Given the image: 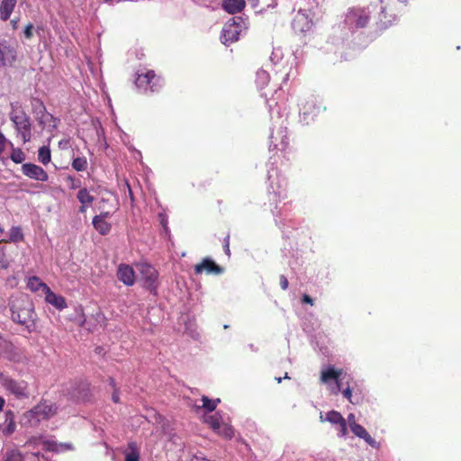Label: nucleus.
I'll return each mask as SVG.
<instances>
[{"label": "nucleus", "instance_id": "6e6d98bb", "mask_svg": "<svg viewBox=\"0 0 461 461\" xmlns=\"http://www.w3.org/2000/svg\"><path fill=\"white\" fill-rule=\"evenodd\" d=\"M96 348L99 349L98 354H101L104 348Z\"/></svg>", "mask_w": 461, "mask_h": 461}, {"label": "nucleus", "instance_id": "c756f323", "mask_svg": "<svg viewBox=\"0 0 461 461\" xmlns=\"http://www.w3.org/2000/svg\"><path fill=\"white\" fill-rule=\"evenodd\" d=\"M320 419L321 421H328L333 425L338 426L343 420V416L337 411H330L323 417L322 413H321Z\"/></svg>", "mask_w": 461, "mask_h": 461}, {"label": "nucleus", "instance_id": "f8f14e48", "mask_svg": "<svg viewBox=\"0 0 461 461\" xmlns=\"http://www.w3.org/2000/svg\"><path fill=\"white\" fill-rule=\"evenodd\" d=\"M224 268L217 265L213 260L209 258H204L199 264L194 266V273L201 275L203 272L206 274L221 275Z\"/></svg>", "mask_w": 461, "mask_h": 461}, {"label": "nucleus", "instance_id": "f257e3e1", "mask_svg": "<svg viewBox=\"0 0 461 461\" xmlns=\"http://www.w3.org/2000/svg\"><path fill=\"white\" fill-rule=\"evenodd\" d=\"M320 379L322 384L327 385L331 394L338 395L341 393L343 397L352 404H358L363 399V395L354 393L353 378L343 369L335 368L331 365L323 366Z\"/></svg>", "mask_w": 461, "mask_h": 461}, {"label": "nucleus", "instance_id": "6e6552de", "mask_svg": "<svg viewBox=\"0 0 461 461\" xmlns=\"http://www.w3.org/2000/svg\"><path fill=\"white\" fill-rule=\"evenodd\" d=\"M17 59L16 48L7 41H0V68L13 67Z\"/></svg>", "mask_w": 461, "mask_h": 461}, {"label": "nucleus", "instance_id": "c9c22d12", "mask_svg": "<svg viewBox=\"0 0 461 461\" xmlns=\"http://www.w3.org/2000/svg\"><path fill=\"white\" fill-rule=\"evenodd\" d=\"M219 435L222 436L225 438H231L234 436V429L233 428L223 422V424L221 426V429L219 430H216Z\"/></svg>", "mask_w": 461, "mask_h": 461}, {"label": "nucleus", "instance_id": "8fccbe9b", "mask_svg": "<svg viewBox=\"0 0 461 461\" xmlns=\"http://www.w3.org/2000/svg\"><path fill=\"white\" fill-rule=\"evenodd\" d=\"M109 381H110V385H111L113 389H116V388H115V380H114L113 377H110V378H109Z\"/></svg>", "mask_w": 461, "mask_h": 461}, {"label": "nucleus", "instance_id": "aec40b11", "mask_svg": "<svg viewBox=\"0 0 461 461\" xmlns=\"http://www.w3.org/2000/svg\"><path fill=\"white\" fill-rule=\"evenodd\" d=\"M45 294V301L56 307L59 310H63L67 308V303L63 296L58 295L53 293L50 288L47 290Z\"/></svg>", "mask_w": 461, "mask_h": 461}, {"label": "nucleus", "instance_id": "20e7f679", "mask_svg": "<svg viewBox=\"0 0 461 461\" xmlns=\"http://www.w3.org/2000/svg\"><path fill=\"white\" fill-rule=\"evenodd\" d=\"M10 120L14 124L17 134L22 138L23 143L30 141L32 139V124L26 113L20 106L12 104Z\"/></svg>", "mask_w": 461, "mask_h": 461}, {"label": "nucleus", "instance_id": "f3484780", "mask_svg": "<svg viewBox=\"0 0 461 461\" xmlns=\"http://www.w3.org/2000/svg\"><path fill=\"white\" fill-rule=\"evenodd\" d=\"M240 32L235 24L226 25L221 32V41L223 44L228 45L239 40Z\"/></svg>", "mask_w": 461, "mask_h": 461}, {"label": "nucleus", "instance_id": "4468645a", "mask_svg": "<svg viewBox=\"0 0 461 461\" xmlns=\"http://www.w3.org/2000/svg\"><path fill=\"white\" fill-rule=\"evenodd\" d=\"M110 212H102L93 218L94 228L101 234L106 235L111 231L112 225L106 221L111 216Z\"/></svg>", "mask_w": 461, "mask_h": 461}, {"label": "nucleus", "instance_id": "6ab92c4d", "mask_svg": "<svg viewBox=\"0 0 461 461\" xmlns=\"http://www.w3.org/2000/svg\"><path fill=\"white\" fill-rule=\"evenodd\" d=\"M292 26L295 32H304L311 28L308 16L298 13L293 20Z\"/></svg>", "mask_w": 461, "mask_h": 461}, {"label": "nucleus", "instance_id": "4d7b16f0", "mask_svg": "<svg viewBox=\"0 0 461 461\" xmlns=\"http://www.w3.org/2000/svg\"><path fill=\"white\" fill-rule=\"evenodd\" d=\"M290 377L288 376V374L285 373V376H284V379H289Z\"/></svg>", "mask_w": 461, "mask_h": 461}, {"label": "nucleus", "instance_id": "2f4dec72", "mask_svg": "<svg viewBox=\"0 0 461 461\" xmlns=\"http://www.w3.org/2000/svg\"><path fill=\"white\" fill-rule=\"evenodd\" d=\"M73 169L77 172H82L87 169L88 162L86 157L74 158L71 163Z\"/></svg>", "mask_w": 461, "mask_h": 461}, {"label": "nucleus", "instance_id": "a211bd4d", "mask_svg": "<svg viewBox=\"0 0 461 461\" xmlns=\"http://www.w3.org/2000/svg\"><path fill=\"white\" fill-rule=\"evenodd\" d=\"M16 424L14 421V412L11 410L5 411V421L0 424V430L5 435L9 436L15 431Z\"/></svg>", "mask_w": 461, "mask_h": 461}, {"label": "nucleus", "instance_id": "dca6fc26", "mask_svg": "<svg viewBox=\"0 0 461 461\" xmlns=\"http://www.w3.org/2000/svg\"><path fill=\"white\" fill-rule=\"evenodd\" d=\"M118 279L125 285L131 286L135 282V274L133 268L126 264H121L117 271Z\"/></svg>", "mask_w": 461, "mask_h": 461}, {"label": "nucleus", "instance_id": "393cba45", "mask_svg": "<svg viewBox=\"0 0 461 461\" xmlns=\"http://www.w3.org/2000/svg\"><path fill=\"white\" fill-rule=\"evenodd\" d=\"M7 240H0V269H7L10 267L12 259L7 254Z\"/></svg>", "mask_w": 461, "mask_h": 461}, {"label": "nucleus", "instance_id": "a18cd8bd", "mask_svg": "<svg viewBox=\"0 0 461 461\" xmlns=\"http://www.w3.org/2000/svg\"><path fill=\"white\" fill-rule=\"evenodd\" d=\"M302 303H309L312 306L313 305V299L307 294H303L302 297Z\"/></svg>", "mask_w": 461, "mask_h": 461}, {"label": "nucleus", "instance_id": "7c9ffc66", "mask_svg": "<svg viewBox=\"0 0 461 461\" xmlns=\"http://www.w3.org/2000/svg\"><path fill=\"white\" fill-rule=\"evenodd\" d=\"M38 160L42 165H48L51 160V152L48 146H42L38 150Z\"/></svg>", "mask_w": 461, "mask_h": 461}, {"label": "nucleus", "instance_id": "de8ad7c7", "mask_svg": "<svg viewBox=\"0 0 461 461\" xmlns=\"http://www.w3.org/2000/svg\"><path fill=\"white\" fill-rule=\"evenodd\" d=\"M112 400L115 403H118L120 402L119 393H118V391L116 389H114V391L113 393Z\"/></svg>", "mask_w": 461, "mask_h": 461}, {"label": "nucleus", "instance_id": "37998d69", "mask_svg": "<svg viewBox=\"0 0 461 461\" xmlns=\"http://www.w3.org/2000/svg\"><path fill=\"white\" fill-rule=\"evenodd\" d=\"M32 30H33L32 23H29L26 25L24 32H23L26 39H31L32 37Z\"/></svg>", "mask_w": 461, "mask_h": 461}, {"label": "nucleus", "instance_id": "603ef678", "mask_svg": "<svg viewBox=\"0 0 461 461\" xmlns=\"http://www.w3.org/2000/svg\"><path fill=\"white\" fill-rule=\"evenodd\" d=\"M353 385L355 386V392L354 393H360L362 395V393L359 390V388L356 384H353Z\"/></svg>", "mask_w": 461, "mask_h": 461}, {"label": "nucleus", "instance_id": "c03bdc74", "mask_svg": "<svg viewBox=\"0 0 461 461\" xmlns=\"http://www.w3.org/2000/svg\"><path fill=\"white\" fill-rule=\"evenodd\" d=\"M288 280L285 276H280V286L283 290H286L288 288Z\"/></svg>", "mask_w": 461, "mask_h": 461}, {"label": "nucleus", "instance_id": "0eeeda50", "mask_svg": "<svg viewBox=\"0 0 461 461\" xmlns=\"http://www.w3.org/2000/svg\"><path fill=\"white\" fill-rule=\"evenodd\" d=\"M138 270L140 271L141 280L144 283V286L150 292L156 293L158 273L155 267H153L150 264L141 263L138 265Z\"/></svg>", "mask_w": 461, "mask_h": 461}, {"label": "nucleus", "instance_id": "4c0bfd02", "mask_svg": "<svg viewBox=\"0 0 461 461\" xmlns=\"http://www.w3.org/2000/svg\"><path fill=\"white\" fill-rule=\"evenodd\" d=\"M65 181L68 184L69 188L74 190L80 188L81 182L79 179H77L75 176L71 175H68L65 176Z\"/></svg>", "mask_w": 461, "mask_h": 461}, {"label": "nucleus", "instance_id": "e433bc0d", "mask_svg": "<svg viewBox=\"0 0 461 461\" xmlns=\"http://www.w3.org/2000/svg\"><path fill=\"white\" fill-rule=\"evenodd\" d=\"M11 159L16 163H22L25 159V154L21 149H14L11 153Z\"/></svg>", "mask_w": 461, "mask_h": 461}, {"label": "nucleus", "instance_id": "bb28decb", "mask_svg": "<svg viewBox=\"0 0 461 461\" xmlns=\"http://www.w3.org/2000/svg\"><path fill=\"white\" fill-rule=\"evenodd\" d=\"M204 421L210 426V428L213 431L219 430L221 429V426L223 424L222 416L219 411L205 416Z\"/></svg>", "mask_w": 461, "mask_h": 461}, {"label": "nucleus", "instance_id": "58836bf2", "mask_svg": "<svg viewBox=\"0 0 461 461\" xmlns=\"http://www.w3.org/2000/svg\"><path fill=\"white\" fill-rule=\"evenodd\" d=\"M356 26L358 28H364L369 23V16L366 14H360L356 20Z\"/></svg>", "mask_w": 461, "mask_h": 461}, {"label": "nucleus", "instance_id": "9d476101", "mask_svg": "<svg viewBox=\"0 0 461 461\" xmlns=\"http://www.w3.org/2000/svg\"><path fill=\"white\" fill-rule=\"evenodd\" d=\"M22 172L25 176L36 181L47 182L49 179L48 173L41 167L36 164H23Z\"/></svg>", "mask_w": 461, "mask_h": 461}, {"label": "nucleus", "instance_id": "a878e982", "mask_svg": "<svg viewBox=\"0 0 461 461\" xmlns=\"http://www.w3.org/2000/svg\"><path fill=\"white\" fill-rule=\"evenodd\" d=\"M27 287L32 292H38L41 290L44 294L50 288L45 283H43L38 276H31L27 281Z\"/></svg>", "mask_w": 461, "mask_h": 461}, {"label": "nucleus", "instance_id": "473e14b6", "mask_svg": "<svg viewBox=\"0 0 461 461\" xmlns=\"http://www.w3.org/2000/svg\"><path fill=\"white\" fill-rule=\"evenodd\" d=\"M77 198L80 203L85 205H90L94 202V196L90 194L86 188H80Z\"/></svg>", "mask_w": 461, "mask_h": 461}, {"label": "nucleus", "instance_id": "f704fd0d", "mask_svg": "<svg viewBox=\"0 0 461 461\" xmlns=\"http://www.w3.org/2000/svg\"><path fill=\"white\" fill-rule=\"evenodd\" d=\"M23 240V234L22 229L18 226L12 227L10 230V232H9V240H6L7 243L9 241L19 242V241H22Z\"/></svg>", "mask_w": 461, "mask_h": 461}, {"label": "nucleus", "instance_id": "09e8293b", "mask_svg": "<svg viewBox=\"0 0 461 461\" xmlns=\"http://www.w3.org/2000/svg\"><path fill=\"white\" fill-rule=\"evenodd\" d=\"M88 207V205H85V204H82L79 206L78 208V212L80 213H85L86 212V208Z\"/></svg>", "mask_w": 461, "mask_h": 461}, {"label": "nucleus", "instance_id": "49530a36", "mask_svg": "<svg viewBox=\"0 0 461 461\" xmlns=\"http://www.w3.org/2000/svg\"><path fill=\"white\" fill-rule=\"evenodd\" d=\"M347 420L348 422L349 429H351V426H353V423H357L355 415L353 413L348 414Z\"/></svg>", "mask_w": 461, "mask_h": 461}, {"label": "nucleus", "instance_id": "2eb2a0df", "mask_svg": "<svg viewBox=\"0 0 461 461\" xmlns=\"http://www.w3.org/2000/svg\"><path fill=\"white\" fill-rule=\"evenodd\" d=\"M350 430L356 437L363 439L370 447L376 449L380 447V443L377 442L374 438H372L362 425L358 423H353V426H351Z\"/></svg>", "mask_w": 461, "mask_h": 461}, {"label": "nucleus", "instance_id": "bf43d9fd", "mask_svg": "<svg viewBox=\"0 0 461 461\" xmlns=\"http://www.w3.org/2000/svg\"><path fill=\"white\" fill-rule=\"evenodd\" d=\"M262 95L267 97L268 94L267 92H264Z\"/></svg>", "mask_w": 461, "mask_h": 461}, {"label": "nucleus", "instance_id": "13d9d810", "mask_svg": "<svg viewBox=\"0 0 461 461\" xmlns=\"http://www.w3.org/2000/svg\"><path fill=\"white\" fill-rule=\"evenodd\" d=\"M129 193H130V195H131V196H132V193H131V188H130V187H129Z\"/></svg>", "mask_w": 461, "mask_h": 461}, {"label": "nucleus", "instance_id": "a19ab883", "mask_svg": "<svg viewBox=\"0 0 461 461\" xmlns=\"http://www.w3.org/2000/svg\"><path fill=\"white\" fill-rule=\"evenodd\" d=\"M338 436L339 438H345L348 434V425L347 420L344 419L339 425H338Z\"/></svg>", "mask_w": 461, "mask_h": 461}, {"label": "nucleus", "instance_id": "c85d7f7f", "mask_svg": "<svg viewBox=\"0 0 461 461\" xmlns=\"http://www.w3.org/2000/svg\"><path fill=\"white\" fill-rule=\"evenodd\" d=\"M270 76L265 69H259L256 75V84L260 91H264L268 86Z\"/></svg>", "mask_w": 461, "mask_h": 461}, {"label": "nucleus", "instance_id": "1a4fd4ad", "mask_svg": "<svg viewBox=\"0 0 461 461\" xmlns=\"http://www.w3.org/2000/svg\"><path fill=\"white\" fill-rule=\"evenodd\" d=\"M270 147L272 150H280L286 153L289 149V138L286 129L280 128L276 133H272L270 137Z\"/></svg>", "mask_w": 461, "mask_h": 461}, {"label": "nucleus", "instance_id": "864d4df0", "mask_svg": "<svg viewBox=\"0 0 461 461\" xmlns=\"http://www.w3.org/2000/svg\"><path fill=\"white\" fill-rule=\"evenodd\" d=\"M12 23H13V27L15 29V28H16L17 21L13 20V21H12Z\"/></svg>", "mask_w": 461, "mask_h": 461}, {"label": "nucleus", "instance_id": "7ed1b4c3", "mask_svg": "<svg viewBox=\"0 0 461 461\" xmlns=\"http://www.w3.org/2000/svg\"><path fill=\"white\" fill-rule=\"evenodd\" d=\"M62 392L76 403L89 402L92 398L90 384L82 379H75L65 384Z\"/></svg>", "mask_w": 461, "mask_h": 461}, {"label": "nucleus", "instance_id": "ea45409f", "mask_svg": "<svg viewBox=\"0 0 461 461\" xmlns=\"http://www.w3.org/2000/svg\"><path fill=\"white\" fill-rule=\"evenodd\" d=\"M5 461H23L22 455L15 450H11L6 453Z\"/></svg>", "mask_w": 461, "mask_h": 461}, {"label": "nucleus", "instance_id": "79ce46f5", "mask_svg": "<svg viewBox=\"0 0 461 461\" xmlns=\"http://www.w3.org/2000/svg\"><path fill=\"white\" fill-rule=\"evenodd\" d=\"M230 233H227L223 240V249L228 257L230 256Z\"/></svg>", "mask_w": 461, "mask_h": 461}, {"label": "nucleus", "instance_id": "39448f33", "mask_svg": "<svg viewBox=\"0 0 461 461\" xmlns=\"http://www.w3.org/2000/svg\"><path fill=\"white\" fill-rule=\"evenodd\" d=\"M1 385L17 399H27L30 396L28 383L17 380L6 375H0Z\"/></svg>", "mask_w": 461, "mask_h": 461}, {"label": "nucleus", "instance_id": "5701e85b", "mask_svg": "<svg viewBox=\"0 0 461 461\" xmlns=\"http://www.w3.org/2000/svg\"><path fill=\"white\" fill-rule=\"evenodd\" d=\"M17 0H2L0 5V19L3 21H7L15 5H16Z\"/></svg>", "mask_w": 461, "mask_h": 461}, {"label": "nucleus", "instance_id": "b1692460", "mask_svg": "<svg viewBox=\"0 0 461 461\" xmlns=\"http://www.w3.org/2000/svg\"><path fill=\"white\" fill-rule=\"evenodd\" d=\"M43 446L46 450L58 453L73 449V446L71 443H58L53 440L44 441Z\"/></svg>", "mask_w": 461, "mask_h": 461}, {"label": "nucleus", "instance_id": "412c9836", "mask_svg": "<svg viewBox=\"0 0 461 461\" xmlns=\"http://www.w3.org/2000/svg\"><path fill=\"white\" fill-rule=\"evenodd\" d=\"M245 5V0H222V8L230 14L241 12Z\"/></svg>", "mask_w": 461, "mask_h": 461}, {"label": "nucleus", "instance_id": "f03ea898", "mask_svg": "<svg viewBox=\"0 0 461 461\" xmlns=\"http://www.w3.org/2000/svg\"><path fill=\"white\" fill-rule=\"evenodd\" d=\"M12 320L27 329L34 326L35 312L32 303L27 296H19L10 303Z\"/></svg>", "mask_w": 461, "mask_h": 461}, {"label": "nucleus", "instance_id": "5fc2aeb1", "mask_svg": "<svg viewBox=\"0 0 461 461\" xmlns=\"http://www.w3.org/2000/svg\"><path fill=\"white\" fill-rule=\"evenodd\" d=\"M282 377H276V380L278 384L282 382Z\"/></svg>", "mask_w": 461, "mask_h": 461}, {"label": "nucleus", "instance_id": "3c124183", "mask_svg": "<svg viewBox=\"0 0 461 461\" xmlns=\"http://www.w3.org/2000/svg\"><path fill=\"white\" fill-rule=\"evenodd\" d=\"M4 405H5V400L3 397L0 396V411L3 410Z\"/></svg>", "mask_w": 461, "mask_h": 461}, {"label": "nucleus", "instance_id": "ddd939ff", "mask_svg": "<svg viewBox=\"0 0 461 461\" xmlns=\"http://www.w3.org/2000/svg\"><path fill=\"white\" fill-rule=\"evenodd\" d=\"M32 105L35 109H39L38 114L41 113L39 117L40 124L45 126L47 124L50 125V122H52V128L57 127L58 120L51 113L46 111V107L41 100L35 99Z\"/></svg>", "mask_w": 461, "mask_h": 461}, {"label": "nucleus", "instance_id": "423d86ee", "mask_svg": "<svg viewBox=\"0 0 461 461\" xmlns=\"http://www.w3.org/2000/svg\"><path fill=\"white\" fill-rule=\"evenodd\" d=\"M57 411V406L47 401L41 402L39 404L26 411L25 417L30 421L39 422L48 420Z\"/></svg>", "mask_w": 461, "mask_h": 461}, {"label": "nucleus", "instance_id": "72a5a7b5", "mask_svg": "<svg viewBox=\"0 0 461 461\" xmlns=\"http://www.w3.org/2000/svg\"><path fill=\"white\" fill-rule=\"evenodd\" d=\"M201 401L203 402V408H204L209 412L213 411L216 409L218 403L221 402L219 398L210 399L204 395L202 397Z\"/></svg>", "mask_w": 461, "mask_h": 461}, {"label": "nucleus", "instance_id": "4be33fe9", "mask_svg": "<svg viewBox=\"0 0 461 461\" xmlns=\"http://www.w3.org/2000/svg\"><path fill=\"white\" fill-rule=\"evenodd\" d=\"M301 110L303 115H316L321 110V105L315 97H310L303 104Z\"/></svg>", "mask_w": 461, "mask_h": 461}, {"label": "nucleus", "instance_id": "cd10ccee", "mask_svg": "<svg viewBox=\"0 0 461 461\" xmlns=\"http://www.w3.org/2000/svg\"><path fill=\"white\" fill-rule=\"evenodd\" d=\"M125 461H140V449L136 442H130L124 451Z\"/></svg>", "mask_w": 461, "mask_h": 461}, {"label": "nucleus", "instance_id": "9b49d317", "mask_svg": "<svg viewBox=\"0 0 461 461\" xmlns=\"http://www.w3.org/2000/svg\"><path fill=\"white\" fill-rule=\"evenodd\" d=\"M157 76L153 70H147L145 73L137 74L135 85L140 89L147 90L150 88L151 92L155 91Z\"/></svg>", "mask_w": 461, "mask_h": 461}]
</instances>
